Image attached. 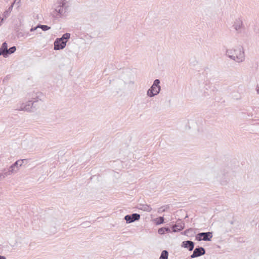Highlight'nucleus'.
Here are the masks:
<instances>
[{"label":"nucleus","instance_id":"1","mask_svg":"<svg viewBox=\"0 0 259 259\" xmlns=\"http://www.w3.org/2000/svg\"><path fill=\"white\" fill-rule=\"evenodd\" d=\"M226 55L232 60L237 62H242L245 59L244 52L242 46H239L235 49L227 50Z\"/></svg>","mask_w":259,"mask_h":259},{"label":"nucleus","instance_id":"2","mask_svg":"<svg viewBox=\"0 0 259 259\" xmlns=\"http://www.w3.org/2000/svg\"><path fill=\"white\" fill-rule=\"evenodd\" d=\"M69 0H57L56 3L54 5L55 11L57 13V17L63 16L68 11L69 6L67 3Z\"/></svg>","mask_w":259,"mask_h":259},{"label":"nucleus","instance_id":"3","mask_svg":"<svg viewBox=\"0 0 259 259\" xmlns=\"http://www.w3.org/2000/svg\"><path fill=\"white\" fill-rule=\"evenodd\" d=\"M160 81L158 79H156L153 81V84L148 89L147 95L149 97H153L157 95L161 91V87L160 85Z\"/></svg>","mask_w":259,"mask_h":259},{"label":"nucleus","instance_id":"4","mask_svg":"<svg viewBox=\"0 0 259 259\" xmlns=\"http://www.w3.org/2000/svg\"><path fill=\"white\" fill-rule=\"evenodd\" d=\"M212 236V232H201L198 233L196 235L195 239L198 241L202 240L209 241H211Z\"/></svg>","mask_w":259,"mask_h":259},{"label":"nucleus","instance_id":"5","mask_svg":"<svg viewBox=\"0 0 259 259\" xmlns=\"http://www.w3.org/2000/svg\"><path fill=\"white\" fill-rule=\"evenodd\" d=\"M38 97L33 98V100L28 101L25 105L22 104L19 110H24L26 111H31L32 107H35L34 103L38 101Z\"/></svg>","mask_w":259,"mask_h":259},{"label":"nucleus","instance_id":"6","mask_svg":"<svg viewBox=\"0 0 259 259\" xmlns=\"http://www.w3.org/2000/svg\"><path fill=\"white\" fill-rule=\"evenodd\" d=\"M205 254V249L202 247L197 246L194 249L193 253L190 255V258H194L203 255Z\"/></svg>","mask_w":259,"mask_h":259},{"label":"nucleus","instance_id":"7","mask_svg":"<svg viewBox=\"0 0 259 259\" xmlns=\"http://www.w3.org/2000/svg\"><path fill=\"white\" fill-rule=\"evenodd\" d=\"M66 46V41L63 40L60 38H57L54 42V49L60 50L63 49Z\"/></svg>","mask_w":259,"mask_h":259},{"label":"nucleus","instance_id":"8","mask_svg":"<svg viewBox=\"0 0 259 259\" xmlns=\"http://www.w3.org/2000/svg\"><path fill=\"white\" fill-rule=\"evenodd\" d=\"M124 219L126 221V223L130 224L139 220L140 215L137 213H134L132 214H127L124 217Z\"/></svg>","mask_w":259,"mask_h":259},{"label":"nucleus","instance_id":"9","mask_svg":"<svg viewBox=\"0 0 259 259\" xmlns=\"http://www.w3.org/2000/svg\"><path fill=\"white\" fill-rule=\"evenodd\" d=\"M213 172L215 177L217 178H221L225 176L226 174L228 172V171L225 168H221L219 166H217L213 168Z\"/></svg>","mask_w":259,"mask_h":259},{"label":"nucleus","instance_id":"10","mask_svg":"<svg viewBox=\"0 0 259 259\" xmlns=\"http://www.w3.org/2000/svg\"><path fill=\"white\" fill-rule=\"evenodd\" d=\"M185 227V223L181 220L178 221L177 223L171 227L172 232H177L182 231Z\"/></svg>","mask_w":259,"mask_h":259},{"label":"nucleus","instance_id":"11","mask_svg":"<svg viewBox=\"0 0 259 259\" xmlns=\"http://www.w3.org/2000/svg\"><path fill=\"white\" fill-rule=\"evenodd\" d=\"M182 247L187 248L189 251H192L194 249L195 243L192 241L187 240L182 242Z\"/></svg>","mask_w":259,"mask_h":259},{"label":"nucleus","instance_id":"12","mask_svg":"<svg viewBox=\"0 0 259 259\" xmlns=\"http://www.w3.org/2000/svg\"><path fill=\"white\" fill-rule=\"evenodd\" d=\"M8 45L6 42H4L2 44V45L0 48V55H3L4 57H7V55L6 54L8 52Z\"/></svg>","mask_w":259,"mask_h":259},{"label":"nucleus","instance_id":"13","mask_svg":"<svg viewBox=\"0 0 259 259\" xmlns=\"http://www.w3.org/2000/svg\"><path fill=\"white\" fill-rule=\"evenodd\" d=\"M24 160H18L14 162L12 165L10 167L14 172H16L18 169L19 166H21L23 163Z\"/></svg>","mask_w":259,"mask_h":259},{"label":"nucleus","instance_id":"14","mask_svg":"<svg viewBox=\"0 0 259 259\" xmlns=\"http://www.w3.org/2000/svg\"><path fill=\"white\" fill-rule=\"evenodd\" d=\"M137 207L139 209L147 212H150L152 210V208L150 205L148 204H139Z\"/></svg>","mask_w":259,"mask_h":259},{"label":"nucleus","instance_id":"15","mask_svg":"<svg viewBox=\"0 0 259 259\" xmlns=\"http://www.w3.org/2000/svg\"><path fill=\"white\" fill-rule=\"evenodd\" d=\"M233 26L236 30H239L243 26L242 21L240 19H236Z\"/></svg>","mask_w":259,"mask_h":259},{"label":"nucleus","instance_id":"16","mask_svg":"<svg viewBox=\"0 0 259 259\" xmlns=\"http://www.w3.org/2000/svg\"><path fill=\"white\" fill-rule=\"evenodd\" d=\"M169 232H170V229L168 227H163L159 228L158 230V233L161 235Z\"/></svg>","mask_w":259,"mask_h":259},{"label":"nucleus","instance_id":"17","mask_svg":"<svg viewBox=\"0 0 259 259\" xmlns=\"http://www.w3.org/2000/svg\"><path fill=\"white\" fill-rule=\"evenodd\" d=\"M168 251L166 250H164L161 252L160 256L159 257V259H168Z\"/></svg>","mask_w":259,"mask_h":259},{"label":"nucleus","instance_id":"18","mask_svg":"<svg viewBox=\"0 0 259 259\" xmlns=\"http://www.w3.org/2000/svg\"><path fill=\"white\" fill-rule=\"evenodd\" d=\"M10 13H11L10 12H9L8 11H7V10H6L4 12V13H3V17L2 18H1V19L0 26L3 23L4 19H6L7 18H8L10 16Z\"/></svg>","mask_w":259,"mask_h":259},{"label":"nucleus","instance_id":"19","mask_svg":"<svg viewBox=\"0 0 259 259\" xmlns=\"http://www.w3.org/2000/svg\"><path fill=\"white\" fill-rule=\"evenodd\" d=\"M16 51V47L15 46H13V47L10 48L8 50V52H7L6 54L7 55V57H8L9 55L14 53Z\"/></svg>","mask_w":259,"mask_h":259},{"label":"nucleus","instance_id":"20","mask_svg":"<svg viewBox=\"0 0 259 259\" xmlns=\"http://www.w3.org/2000/svg\"><path fill=\"white\" fill-rule=\"evenodd\" d=\"M28 35H29V33H25L22 32H18L16 34L17 37L18 38L27 37Z\"/></svg>","mask_w":259,"mask_h":259},{"label":"nucleus","instance_id":"21","mask_svg":"<svg viewBox=\"0 0 259 259\" xmlns=\"http://www.w3.org/2000/svg\"><path fill=\"white\" fill-rule=\"evenodd\" d=\"M70 37V34L69 33H66L64 34L60 38L63 40L67 41Z\"/></svg>","mask_w":259,"mask_h":259},{"label":"nucleus","instance_id":"22","mask_svg":"<svg viewBox=\"0 0 259 259\" xmlns=\"http://www.w3.org/2000/svg\"><path fill=\"white\" fill-rule=\"evenodd\" d=\"M14 171L10 168L9 167V169L4 172H3V175L5 176V178L8 177V176H10L12 175Z\"/></svg>","mask_w":259,"mask_h":259},{"label":"nucleus","instance_id":"23","mask_svg":"<svg viewBox=\"0 0 259 259\" xmlns=\"http://www.w3.org/2000/svg\"><path fill=\"white\" fill-rule=\"evenodd\" d=\"M38 27H39V28H40L43 31H45L48 30L51 28L50 26L46 25L38 24Z\"/></svg>","mask_w":259,"mask_h":259},{"label":"nucleus","instance_id":"24","mask_svg":"<svg viewBox=\"0 0 259 259\" xmlns=\"http://www.w3.org/2000/svg\"><path fill=\"white\" fill-rule=\"evenodd\" d=\"M168 208H169V206L167 205L161 206V207L158 208V212L161 213L164 212Z\"/></svg>","mask_w":259,"mask_h":259},{"label":"nucleus","instance_id":"25","mask_svg":"<svg viewBox=\"0 0 259 259\" xmlns=\"http://www.w3.org/2000/svg\"><path fill=\"white\" fill-rule=\"evenodd\" d=\"M157 219V221L156 223V225H160L164 223V219L163 217H159Z\"/></svg>","mask_w":259,"mask_h":259},{"label":"nucleus","instance_id":"26","mask_svg":"<svg viewBox=\"0 0 259 259\" xmlns=\"http://www.w3.org/2000/svg\"><path fill=\"white\" fill-rule=\"evenodd\" d=\"M14 3H13L9 7V8H8V10H7V11H8L9 12H10V13L11 12V11H12V9H13V6H14Z\"/></svg>","mask_w":259,"mask_h":259},{"label":"nucleus","instance_id":"27","mask_svg":"<svg viewBox=\"0 0 259 259\" xmlns=\"http://www.w3.org/2000/svg\"><path fill=\"white\" fill-rule=\"evenodd\" d=\"M190 231H192V229H187L186 230H185L184 232V235H188V233Z\"/></svg>","mask_w":259,"mask_h":259},{"label":"nucleus","instance_id":"28","mask_svg":"<svg viewBox=\"0 0 259 259\" xmlns=\"http://www.w3.org/2000/svg\"><path fill=\"white\" fill-rule=\"evenodd\" d=\"M37 28H39V27H38V25H37V26H36V27H32V28L30 29V31L31 32L34 31L36 30L37 29Z\"/></svg>","mask_w":259,"mask_h":259},{"label":"nucleus","instance_id":"29","mask_svg":"<svg viewBox=\"0 0 259 259\" xmlns=\"http://www.w3.org/2000/svg\"><path fill=\"white\" fill-rule=\"evenodd\" d=\"M5 178V176L3 175V172L0 173V181Z\"/></svg>","mask_w":259,"mask_h":259},{"label":"nucleus","instance_id":"30","mask_svg":"<svg viewBox=\"0 0 259 259\" xmlns=\"http://www.w3.org/2000/svg\"><path fill=\"white\" fill-rule=\"evenodd\" d=\"M20 1L21 0H15L13 3H14V4L15 3L19 4L20 2Z\"/></svg>","mask_w":259,"mask_h":259},{"label":"nucleus","instance_id":"31","mask_svg":"<svg viewBox=\"0 0 259 259\" xmlns=\"http://www.w3.org/2000/svg\"><path fill=\"white\" fill-rule=\"evenodd\" d=\"M256 90L257 94L259 95V87L258 86L256 87Z\"/></svg>","mask_w":259,"mask_h":259},{"label":"nucleus","instance_id":"32","mask_svg":"<svg viewBox=\"0 0 259 259\" xmlns=\"http://www.w3.org/2000/svg\"><path fill=\"white\" fill-rule=\"evenodd\" d=\"M0 259H7L5 256L0 255Z\"/></svg>","mask_w":259,"mask_h":259},{"label":"nucleus","instance_id":"33","mask_svg":"<svg viewBox=\"0 0 259 259\" xmlns=\"http://www.w3.org/2000/svg\"><path fill=\"white\" fill-rule=\"evenodd\" d=\"M229 222H230V224H231V225H233V224H234V221H232H232H230Z\"/></svg>","mask_w":259,"mask_h":259},{"label":"nucleus","instance_id":"34","mask_svg":"<svg viewBox=\"0 0 259 259\" xmlns=\"http://www.w3.org/2000/svg\"><path fill=\"white\" fill-rule=\"evenodd\" d=\"M8 79V76H6V77L4 78V81H5V80H7Z\"/></svg>","mask_w":259,"mask_h":259},{"label":"nucleus","instance_id":"35","mask_svg":"<svg viewBox=\"0 0 259 259\" xmlns=\"http://www.w3.org/2000/svg\"><path fill=\"white\" fill-rule=\"evenodd\" d=\"M119 82H120V83H123L124 84H125V82H123L122 80H119Z\"/></svg>","mask_w":259,"mask_h":259},{"label":"nucleus","instance_id":"36","mask_svg":"<svg viewBox=\"0 0 259 259\" xmlns=\"http://www.w3.org/2000/svg\"><path fill=\"white\" fill-rule=\"evenodd\" d=\"M208 88H209V86H208V87H205L206 90H208Z\"/></svg>","mask_w":259,"mask_h":259},{"label":"nucleus","instance_id":"37","mask_svg":"<svg viewBox=\"0 0 259 259\" xmlns=\"http://www.w3.org/2000/svg\"><path fill=\"white\" fill-rule=\"evenodd\" d=\"M208 88H209V86H208V87H205L206 90H208Z\"/></svg>","mask_w":259,"mask_h":259},{"label":"nucleus","instance_id":"38","mask_svg":"<svg viewBox=\"0 0 259 259\" xmlns=\"http://www.w3.org/2000/svg\"><path fill=\"white\" fill-rule=\"evenodd\" d=\"M186 259H189V258L188 257V258H186Z\"/></svg>","mask_w":259,"mask_h":259}]
</instances>
